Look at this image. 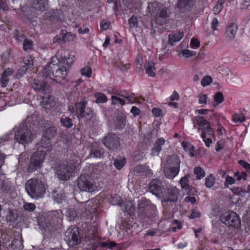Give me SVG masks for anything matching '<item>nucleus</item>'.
<instances>
[{
  "mask_svg": "<svg viewBox=\"0 0 250 250\" xmlns=\"http://www.w3.org/2000/svg\"><path fill=\"white\" fill-rule=\"evenodd\" d=\"M59 62L55 64L50 62L43 68L42 73V76L56 82H60L64 80L68 74V69L73 63L74 59L71 57L64 56L59 60Z\"/></svg>",
  "mask_w": 250,
  "mask_h": 250,
  "instance_id": "nucleus-1",
  "label": "nucleus"
},
{
  "mask_svg": "<svg viewBox=\"0 0 250 250\" xmlns=\"http://www.w3.org/2000/svg\"><path fill=\"white\" fill-rule=\"evenodd\" d=\"M87 101L85 100L77 103L75 108L79 117L83 120L85 124L89 127H93L97 126L99 121L93 109L88 107L86 108Z\"/></svg>",
  "mask_w": 250,
  "mask_h": 250,
  "instance_id": "nucleus-2",
  "label": "nucleus"
},
{
  "mask_svg": "<svg viewBox=\"0 0 250 250\" xmlns=\"http://www.w3.org/2000/svg\"><path fill=\"white\" fill-rule=\"evenodd\" d=\"M147 8L149 12L154 16L155 20L157 23L163 25L166 23L169 12L168 9L162 3L157 1L150 2L148 4Z\"/></svg>",
  "mask_w": 250,
  "mask_h": 250,
  "instance_id": "nucleus-3",
  "label": "nucleus"
},
{
  "mask_svg": "<svg viewBox=\"0 0 250 250\" xmlns=\"http://www.w3.org/2000/svg\"><path fill=\"white\" fill-rule=\"evenodd\" d=\"M25 189L29 196L35 199L43 196L45 192L44 184L37 179L27 181L25 184Z\"/></svg>",
  "mask_w": 250,
  "mask_h": 250,
  "instance_id": "nucleus-4",
  "label": "nucleus"
},
{
  "mask_svg": "<svg viewBox=\"0 0 250 250\" xmlns=\"http://www.w3.org/2000/svg\"><path fill=\"white\" fill-rule=\"evenodd\" d=\"M33 135L27 125L23 124L17 128L14 138L19 143L27 144L32 141Z\"/></svg>",
  "mask_w": 250,
  "mask_h": 250,
  "instance_id": "nucleus-5",
  "label": "nucleus"
},
{
  "mask_svg": "<svg viewBox=\"0 0 250 250\" xmlns=\"http://www.w3.org/2000/svg\"><path fill=\"white\" fill-rule=\"evenodd\" d=\"M77 186L82 191L92 192L97 190L94 180L88 174H81L77 179Z\"/></svg>",
  "mask_w": 250,
  "mask_h": 250,
  "instance_id": "nucleus-6",
  "label": "nucleus"
},
{
  "mask_svg": "<svg viewBox=\"0 0 250 250\" xmlns=\"http://www.w3.org/2000/svg\"><path fill=\"white\" fill-rule=\"evenodd\" d=\"M73 164L64 162L59 164L56 170V174L60 180L65 181L70 179L75 167Z\"/></svg>",
  "mask_w": 250,
  "mask_h": 250,
  "instance_id": "nucleus-7",
  "label": "nucleus"
},
{
  "mask_svg": "<svg viewBox=\"0 0 250 250\" xmlns=\"http://www.w3.org/2000/svg\"><path fill=\"white\" fill-rule=\"evenodd\" d=\"M46 155L45 150H41L35 152L30 159V162L27 168L28 172H32L40 168Z\"/></svg>",
  "mask_w": 250,
  "mask_h": 250,
  "instance_id": "nucleus-8",
  "label": "nucleus"
},
{
  "mask_svg": "<svg viewBox=\"0 0 250 250\" xmlns=\"http://www.w3.org/2000/svg\"><path fill=\"white\" fill-rule=\"evenodd\" d=\"M195 120L197 125H198V130H202L201 133V137L202 138H205L207 136H214V132L212 128L210 127V124L209 122L202 116H197Z\"/></svg>",
  "mask_w": 250,
  "mask_h": 250,
  "instance_id": "nucleus-9",
  "label": "nucleus"
},
{
  "mask_svg": "<svg viewBox=\"0 0 250 250\" xmlns=\"http://www.w3.org/2000/svg\"><path fill=\"white\" fill-rule=\"evenodd\" d=\"M220 220L226 225L239 228L240 227L241 221L238 215L233 211L225 212L220 216Z\"/></svg>",
  "mask_w": 250,
  "mask_h": 250,
  "instance_id": "nucleus-10",
  "label": "nucleus"
},
{
  "mask_svg": "<svg viewBox=\"0 0 250 250\" xmlns=\"http://www.w3.org/2000/svg\"><path fill=\"white\" fill-rule=\"evenodd\" d=\"M120 137L117 134L110 133L104 138L103 142L109 150L117 151L120 147Z\"/></svg>",
  "mask_w": 250,
  "mask_h": 250,
  "instance_id": "nucleus-11",
  "label": "nucleus"
},
{
  "mask_svg": "<svg viewBox=\"0 0 250 250\" xmlns=\"http://www.w3.org/2000/svg\"><path fill=\"white\" fill-rule=\"evenodd\" d=\"M64 239L70 247H73L80 242L79 231L77 227H70L65 231Z\"/></svg>",
  "mask_w": 250,
  "mask_h": 250,
  "instance_id": "nucleus-12",
  "label": "nucleus"
},
{
  "mask_svg": "<svg viewBox=\"0 0 250 250\" xmlns=\"http://www.w3.org/2000/svg\"><path fill=\"white\" fill-rule=\"evenodd\" d=\"M165 188L162 181L157 178L152 179L149 185V190L153 194L158 196L163 193Z\"/></svg>",
  "mask_w": 250,
  "mask_h": 250,
  "instance_id": "nucleus-13",
  "label": "nucleus"
},
{
  "mask_svg": "<svg viewBox=\"0 0 250 250\" xmlns=\"http://www.w3.org/2000/svg\"><path fill=\"white\" fill-rule=\"evenodd\" d=\"M47 219L50 225L54 226L62 222V214L60 210L50 212L47 216Z\"/></svg>",
  "mask_w": 250,
  "mask_h": 250,
  "instance_id": "nucleus-14",
  "label": "nucleus"
},
{
  "mask_svg": "<svg viewBox=\"0 0 250 250\" xmlns=\"http://www.w3.org/2000/svg\"><path fill=\"white\" fill-rule=\"evenodd\" d=\"M179 190L175 188H168L166 195H163L165 202H175L177 200Z\"/></svg>",
  "mask_w": 250,
  "mask_h": 250,
  "instance_id": "nucleus-15",
  "label": "nucleus"
},
{
  "mask_svg": "<svg viewBox=\"0 0 250 250\" xmlns=\"http://www.w3.org/2000/svg\"><path fill=\"white\" fill-rule=\"evenodd\" d=\"M237 30V25L234 22L229 23L226 27L225 37L229 41H231L235 38Z\"/></svg>",
  "mask_w": 250,
  "mask_h": 250,
  "instance_id": "nucleus-16",
  "label": "nucleus"
},
{
  "mask_svg": "<svg viewBox=\"0 0 250 250\" xmlns=\"http://www.w3.org/2000/svg\"><path fill=\"white\" fill-rule=\"evenodd\" d=\"M195 3V0H178L177 7L183 12L190 11Z\"/></svg>",
  "mask_w": 250,
  "mask_h": 250,
  "instance_id": "nucleus-17",
  "label": "nucleus"
},
{
  "mask_svg": "<svg viewBox=\"0 0 250 250\" xmlns=\"http://www.w3.org/2000/svg\"><path fill=\"white\" fill-rule=\"evenodd\" d=\"M31 86L34 89L41 91L42 93L47 94L50 91V87L48 84L38 80H34Z\"/></svg>",
  "mask_w": 250,
  "mask_h": 250,
  "instance_id": "nucleus-18",
  "label": "nucleus"
},
{
  "mask_svg": "<svg viewBox=\"0 0 250 250\" xmlns=\"http://www.w3.org/2000/svg\"><path fill=\"white\" fill-rule=\"evenodd\" d=\"M44 129L43 130V136L46 138H48L50 140L52 139L57 133V128L50 124L44 126Z\"/></svg>",
  "mask_w": 250,
  "mask_h": 250,
  "instance_id": "nucleus-19",
  "label": "nucleus"
},
{
  "mask_svg": "<svg viewBox=\"0 0 250 250\" xmlns=\"http://www.w3.org/2000/svg\"><path fill=\"white\" fill-rule=\"evenodd\" d=\"M32 7L37 11H44L47 9L48 0H32Z\"/></svg>",
  "mask_w": 250,
  "mask_h": 250,
  "instance_id": "nucleus-20",
  "label": "nucleus"
},
{
  "mask_svg": "<svg viewBox=\"0 0 250 250\" xmlns=\"http://www.w3.org/2000/svg\"><path fill=\"white\" fill-rule=\"evenodd\" d=\"M179 170L180 168L178 167H169L165 166L164 173L167 178L173 179L178 174Z\"/></svg>",
  "mask_w": 250,
  "mask_h": 250,
  "instance_id": "nucleus-21",
  "label": "nucleus"
},
{
  "mask_svg": "<svg viewBox=\"0 0 250 250\" xmlns=\"http://www.w3.org/2000/svg\"><path fill=\"white\" fill-rule=\"evenodd\" d=\"M180 160L176 155H172L167 157L165 166L169 167H178L180 168Z\"/></svg>",
  "mask_w": 250,
  "mask_h": 250,
  "instance_id": "nucleus-22",
  "label": "nucleus"
},
{
  "mask_svg": "<svg viewBox=\"0 0 250 250\" xmlns=\"http://www.w3.org/2000/svg\"><path fill=\"white\" fill-rule=\"evenodd\" d=\"M55 104L53 96L47 95L46 97L43 96L41 102L42 106L45 109H49Z\"/></svg>",
  "mask_w": 250,
  "mask_h": 250,
  "instance_id": "nucleus-23",
  "label": "nucleus"
},
{
  "mask_svg": "<svg viewBox=\"0 0 250 250\" xmlns=\"http://www.w3.org/2000/svg\"><path fill=\"white\" fill-rule=\"evenodd\" d=\"M114 123L117 129H123L126 125L125 116L121 114H118L114 118Z\"/></svg>",
  "mask_w": 250,
  "mask_h": 250,
  "instance_id": "nucleus-24",
  "label": "nucleus"
},
{
  "mask_svg": "<svg viewBox=\"0 0 250 250\" xmlns=\"http://www.w3.org/2000/svg\"><path fill=\"white\" fill-rule=\"evenodd\" d=\"M165 143V140L163 138H158L155 143L154 146L152 148L151 155L157 156L162 150V146Z\"/></svg>",
  "mask_w": 250,
  "mask_h": 250,
  "instance_id": "nucleus-25",
  "label": "nucleus"
},
{
  "mask_svg": "<svg viewBox=\"0 0 250 250\" xmlns=\"http://www.w3.org/2000/svg\"><path fill=\"white\" fill-rule=\"evenodd\" d=\"M145 69L146 73L150 77H154L155 76V63L151 61H146L145 63Z\"/></svg>",
  "mask_w": 250,
  "mask_h": 250,
  "instance_id": "nucleus-26",
  "label": "nucleus"
},
{
  "mask_svg": "<svg viewBox=\"0 0 250 250\" xmlns=\"http://www.w3.org/2000/svg\"><path fill=\"white\" fill-rule=\"evenodd\" d=\"M184 37L183 32H179L176 34H170L169 35L168 43L171 45H173L175 42H179Z\"/></svg>",
  "mask_w": 250,
  "mask_h": 250,
  "instance_id": "nucleus-27",
  "label": "nucleus"
},
{
  "mask_svg": "<svg viewBox=\"0 0 250 250\" xmlns=\"http://www.w3.org/2000/svg\"><path fill=\"white\" fill-rule=\"evenodd\" d=\"M54 200L58 203H60L65 198L64 193L61 190H54L52 193Z\"/></svg>",
  "mask_w": 250,
  "mask_h": 250,
  "instance_id": "nucleus-28",
  "label": "nucleus"
},
{
  "mask_svg": "<svg viewBox=\"0 0 250 250\" xmlns=\"http://www.w3.org/2000/svg\"><path fill=\"white\" fill-rule=\"evenodd\" d=\"M134 171L138 173H143L147 175H152V171L148 167L145 166L139 165L134 168Z\"/></svg>",
  "mask_w": 250,
  "mask_h": 250,
  "instance_id": "nucleus-29",
  "label": "nucleus"
},
{
  "mask_svg": "<svg viewBox=\"0 0 250 250\" xmlns=\"http://www.w3.org/2000/svg\"><path fill=\"white\" fill-rule=\"evenodd\" d=\"M104 154V149L100 148L92 147L91 149L90 155L95 158H101Z\"/></svg>",
  "mask_w": 250,
  "mask_h": 250,
  "instance_id": "nucleus-30",
  "label": "nucleus"
},
{
  "mask_svg": "<svg viewBox=\"0 0 250 250\" xmlns=\"http://www.w3.org/2000/svg\"><path fill=\"white\" fill-rule=\"evenodd\" d=\"M39 145L41 147L45 148L46 151L49 150L52 146L50 140L43 136L39 143Z\"/></svg>",
  "mask_w": 250,
  "mask_h": 250,
  "instance_id": "nucleus-31",
  "label": "nucleus"
},
{
  "mask_svg": "<svg viewBox=\"0 0 250 250\" xmlns=\"http://www.w3.org/2000/svg\"><path fill=\"white\" fill-rule=\"evenodd\" d=\"M125 164V158L121 156H117L113 162L114 166L118 169H121Z\"/></svg>",
  "mask_w": 250,
  "mask_h": 250,
  "instance_id": "nucleus-32",
  "label": "nucleus"
},
{
  "mask_svg": "<svg viewBox=\"0 0 250 250\" xmlns=\"http://www.w3.org/2000/svg\"><path fill=\"white\" fill-rule=\"evenodd\" d=\"M60 122L62 125L67 128H71L73 125V123L71 119L69 117H62L60 119Z\"/></svg>",
  "mask_w": 250,
  "mask_h": 250,
  "instance_id": "nucleus-33",
  "label": "nucleus"
},
{
  "mask_svg": "<svg viewBox=\"0 0 250 250\" xmlns=\"http://www.w3.org/2000/svg\"><path fill=\"white\" fill-rule=\"evenodd\" d=\"M121 198L117 195H111L109 198V202L112 205H120L121 203Z\"/></svg>",
  "mask_w": 250,
  "mask_h": 250,
  "instance_id": "nucleus-34",
  "label": "nucleus"
},
{
  "mask_svg": "<svg viewBox=\"0 0 250 250\" xmlns=\"http://www.w3.org/2000/svg\"><path fill=\"white\" fill-rule=\"evenodd\" d=\"M194 173L196 175L197 179H200L205 175V172L203 169L200 167H196L194 169Z\"/></svg>",
  "mask_w": 250,
  "mask_h": 250,
  "instance_id": "nucleus-35",
  "label": "nucleus"
},
{
  "mask_svg": "<svg viewBox=\"0 0 250 250\" xmlns=\"http://www.w3.org/2000/svg\"><path fill=\"white\" fill-rule=\"evenodd\" d=\"M215 179L211 174L207 176L205 179V185L208 188H211L214 184Z\"/></svg>",
  "mask_w": 250,
  "mask_h": 250,
  "instance_id": "nucleus-36",
  "label": "nucleus"
},
{
  "mask_svg": "<svg viewBox=\"0 0 250 250\" xmlns=\"http://www.w3.org/2000/svg\"><path fill=\"white\" fill-rule=\"evenodd\" d=\"M214 102L216 103L217 104H219L223 102L224 97L222 92H217L213 96Z\"/></svg>",
  "mask_w": 250,
  "mask_h": 250,
  "instance_id": "nucleus-37",
  "label": "nucleus"
},
{
  "mask_svg": "<svg viewBox=\"0 0 250 250\" xmlns=\"http://www.w3.org/2000/svg\"><path fill=\"white\" fill-rule=\"evenodd\" d=\"M11 245L18 250H21L23 248V245L21 239H15L12 242Z\"/></svg>",
  "mask_w": 250,
  "mask_h": 250,
  "instance_id": "nucleus-38",
  "label": "nucleus"
},
{
  "mask_svg": "<svg viewBox=\"0 0 250 250\" xmlns=\"http://www.w3.org/2000/svg\"><path fill=\"white\" fill-rule=\"evenodd\" d=\"M67 216L69 221L74 220L77 217V213L73 208H69L67 210Z\"/></svg>",
  "mask_w": 250,
  "mask_h": 250,
  "instance_id": "nucleus-39",
  "label": "nucleus"
},
{
  "mask_svg": "<svg viewBox=\"0 0 250 250\" xmlns=\"http://www.w3.org/2000/svg\"><path fill=\"white\" fill-rule=\"evenodd\" d=\"M96 100V102L97 103H104L106 102L107 98L104 94L102 93H96L95 95Z\"/></svg>",
  "mask_w": 250,
  "mask_h": 250,
  "instance_id": "nucleus-40",
  "label": "nucleus"
},
{
  "mask_svg": "<svg viewBox=\"0 0 250 250\" xmlns=\"http://www.w3.org/2000/svg\"><path fill=\"white\" fill-rule=\"evenodd\" d=\"M33 46L32 41L28 39H25L23 42V48L24 50H31Z\"/></svg>",
  "mask_w": 250,
  "mask_h": 250,
  "instance_id": "nucleus-41",
  "label": "nucleus"
},
{
  "mask_svg": "<svg viewBox=\"0 0 250 250\" xmlns=\"http://www.w3.org/2000/svg\"><path fill=\"white\" fill-rule=\"evenodd\" d=\"M189 176L186 175L184 177H182L180 180V184L181 187L183 188H185L186 189H188L189 188V186L188 184V178Z\"/></svg>",
  "mask_w": 250,
  "mask_h": 250,
  "instance_id": "nucleus-42",
  "label": "nucleus"
},
{
  "mask_svg": "<svg viewBox=\"0 0 250 250\" xmlns=\"http://www.w3.org/2000/svg\"><path fill=\"white\" fill-rule=\"evenodd\" d=\"M28 67L26 65H23L20 68L17 73L16 77L17 79L21 78L24 74H25Z\"/></svg>",
  "mask_w": 250,
  "mask_h": 250,
  "instance_id": "nucleus-43",
  "label": "nucleus"
},
{
  "mask_svg": "<svg viewBox=\"0 0 250 250\" xmlns=\"http://www.w3.org/2000/svg\"><path fill=\"white\" fill-rule=\"evenodd\" d=\"M212 82V79L209 76H206L203 77L201 81V85L203 86H206L208 85H209Z\"/></svg>",
  "mask_w": 250,
  "mask_h": 250,
  "instance_id": "nucleus-44",
  "label": "nucleus"
},
{
  "mask_svg": "<svg viewBox=\"0 0 250 250\" xmlns=\"http://www.w3.org/2000/svg\"><path fill=\"white\" fill-rule=\"evenodd\" d=\"M81 74L83 76H85L89 78L91 76L92 70L91 68L88 66H85L81 69Z\"/></svg>",
  "mask_w": 250,
  "mask_h": 250,
  "instance_id": "nucleus-45",
  "label": "nucleus"
},
{
  "mask_svg": "<svg viewBox=\"0 0 250 250\" xmlns=\"http://www.w3.org/2000/svg\"><path fill=\"white\" fill-rule=\"evenodd\" d=\"M92 203L91 201H87L85 203H83L81 206V208L83 209L82 213H84L87 211H89L90 208V204Z\"/></svg>",
  "mask_w": 250,
  "mask_h": 250,
  "instance_id": "nucleus-46",
  "label": "nucleus"
},
{
  "mask_svg": "<svg viewBox=\"0 0 250 250\" xmlns=\"http://www.w3.org/2000/svg\"><path fill=\"white\" fill-rule=\"evenodd\" d=\"M223 4V2L222 1L219 0L213 9L214 14H218L220 13V12L222 9Z\"/></svg>",
  "mask_w": 250,
  "mask_h": 250,
  "instance_id": "nucleus-47",
  "label": "nucleus"
},
{
  "mask_svg": "<svg viewBox=\"0 0 250 250\" xmlns=\"http://www.w3.org/2000/svg\"><path fill=\"white\" fill-rule=\"evenodd\" d=\"M182 55L186 58L189 57L193 56L196 55V53L194 51H190L188 49H184L181 51Z\"/></svg>",
  "mask_w": 250,
  "mask_h": 250,
  "instance_id": "nucleus-48",
  "label": "nucleus"
},
{
  "mask_svg": "<svg viewBox=\"0 0 250 250\" xmlns=\"http://www.w3.org/2000/svg\"><path fill=\"white\" fill-rule=\"evenodd\" d=\"M111 99H112V103L111 104H116L118 103H120L121 104L124 105L125 104V100L124 99H121L119 97H118L115 96H111Z\"/></svg>",
  "mask_w": 250,
  "mask_h": 250,
  "instance_id": "nucleus-49",
  "label": "nucleus"
},
{
  "mask_svg": "<svg viewBox=\"0 0 250 250\" xmlns=\"http://www.w3.org/2000/svg\"><path fill=\"white\" fill-rule=\"evenodd\" d=\"M125 211L130 213L134 211V207L133 203L131 202H128L125 206Z\"/></svg>",
  "mask_w": 250,
  "mask_h": 250,
  "instance_id": "nucleus-50",
  "label": "nucleus"
},
{
  "mask_svg": "<svg viewBox=\"0 0 250 250\" xmlns=\"http://www.w3.org/2000/svg\"><path fill=\"white\" fill-rule=\"evenodd\" d=\"M232 120L235 123L243 122L245 121V118L242 114H235L233 116Z\"/></svg>",
  "mask_w": 250,
  "mask_h": 250,
  "instance_id": "nucleus-51",
  "label": "nucleus"
},
{
  "mask_svg": "<svg viewBox=\"0 0 250 250\" xmlns=\"http://www.w3.org/2000/svg\"><path fill=\"white\" fill-rule=\"evenodd\" d=\"M36 208V206L32 203H26L23 206V208L27 211L31 212L33 211Z\"/></svg>",
  "mask_w": 250,
  "mask_h": 250,
  "instance_id": "nucleus-52",
  "label": "nucleus"
},
{
  "mask_svg": "<svg viewBox=\"0 0 250 250\" xmlns=\"http://www.w3.org/2000/svg\"><path fill=\"white\" fill-rule=\"evenodd\" d=\"M239 164L243 167L247 171H250V164L244 160H239Z\"/></svg>",
  "mask_w": 250,
  "mask_h": 250,
  "instance_id": "nucleus-53",
  "label": "nucleus"
},
{
  "mask_svg": "<svg viewBox=\"0 0 250 250\" xmlns=\"http://www.w3.org/2000/svg\"><path fill=\"white\" fill-rule=\"evenodd\" d=\"M208 96L206 94H200L199 96V103L200 104H207Z\"/></svg>",
  "mask_w": 250,
  "mask_h": 250,
  "instance_id": "nucleus-54",
  "label": "nucleus"
},
{
  "mask_svg": "<svg viewBox=\"0 0 250 250\" xmlns=\"http://www.w3.org/2000/svg\"><path fill=\"white\" fill-rule=\"evenodd\" d=\"M211 28L213 31L218 30V27L219 25V22L217 18H214L211 21Z\"/></svg>",
  "mask_w": 250,
  "mask_h": 250,
  "instance_id": "nucleus-55",
  "label": "nucleus"
},
{
  "mask_svg": "<svg viewBox=\"0 0 250 250\" xmlns=\"http://www.w3.org/2000/svg\"><path fill=\"white\" fill-rule=\"evenodd\" d=\"M200 42L196 39L192 38L190 42V46L192 48H196L199 47Z\"/></svg>",
  "mask_w": 250,
  "mask_h": 250,
  "instance_id": "nucleus-56",
  "label": "nucleus"
},
{
  "mask_svg": "<svg viewBox=\"0 0 250 250\" xmlns=\"http://www.w3.org/2000/svg\"><path fill=\"white\" fill-rule=\"evenodd\" d=\"M0 81L1 87H5L6 86L7 83H9V80L7 78V77L2 75L0 79Z\"/></svg>",
  "mask_w": 250,
  "mask_h": 250,
  "instance_id": "nucleus-57",
  "label": "nucleus"
},
{
  "mask_svg": "<svg viewBox=\"0 0 250 250\" xmlns=\"http://www.w3.org/2000/svg\"><path fill=\"white\" fill-rule=\"evenodd\" d=\"M142 63H143L142 59V58H140V59L137 58V59L136 61V66L137 71L138 72H140L141 71H142V69L141 68Z\"/></svg>",
  "mask_w": 250,
  "mask_h": 250,
  "instance_id": "nucleus-58",
  "label": "nucleus"
},
{
  "mask_svg": "<svg viewBox=\"0 0 250 250\" xmlns=\"http://www.w3.org/2000/svg\"><path fill=\"white\" fill-rule=\"evenodd\" d=\"M234 178L232 177L227 176L226 178V181L225 183V186L226 187H228L229 185H232L235 183Z\"/></svg>",
  "mask_w": 250,
  "mask_h": 250,
  "instance_id": "nucleus-59",
  "label": "nucleus"
},
{
  "mask_svg": "<svg viewBox=\"0 0 250 250\" xmlns=\"http://www.w3.org/2000/svg\"><path fill=\"white\" fill-rule=\"evenodd\" d=\"M129 23L131 27L136 26L138 24V20L137 17L132 16L129 19Z\"/></svg>",
  "mask_w": 250,
  "mask_h": 250,
  "instance_id": "nucleus-60",
  "label": "nucleus"
},
{
  "mask_svg": "<svg viewBox=\"0 0 250 250\" xmlns=\"http://www.w3.org/2000/svg\"><path fill=\"white\" fill-rule=\"evenodd\" d=\"M62 33L60 34V36L61 37L62 41V42H66L69 41L68 36H70V35H68V33H64L63 31H62Z\"/></svg>",
  "mask_w": 250,
  "mask_h": 250,
  "instance_id": "nucleus-61",
  "label": "nucleus"
},
{
  "mask_svg": "<svg viewBox=\"0 0 250 250\" xmlns=\"http://www.w3.org/2000/svg\"><path fill=\"white\" fill-rule=\"evenodd\" d=\"M13 69L8 68L6 69L2 73V75L7 77L9 76H11L13 74Z\"/></svg>",
  "mask_w": 250,
  "mask_h": 250,
  "instance_id": "nucleus-62",
  "label": "nucleus"
},
{
  "mask_svg": "<svg viewBox=\"0 0 250 250\" xmlns=\"http://www.w3.org/2000/svg\"><path fill=\"white\" fill-rule=\"evenodd\" d=\"M250 6V0H243L241 4V9H247Z\"/></svg>",
  "mask_w": 250,
  "mask_h": 250,
  "instance_id": "nucleus-63",
  "label": "nucleus"
},
{
  "mask_svg": "<svg viewBox=\"0 0 250 250\" xmlns=\"http://www.w3.org/2000/svg\"><path fill=\"white\" fill-rule=\"evenodd\" d=\"M1 190L4 193H9L11 190V187L9 184L8 183H7L5 184V186L3 188H2L1 189Z\"/></svg>",
  "mask_w": 250,
  "mask_h": 250,
  "instance_id": "nucleus-64",
  "label": "nucleus"
}]
</instances>
